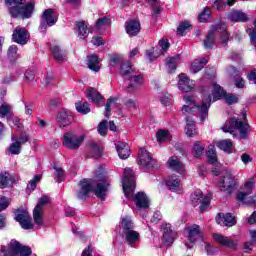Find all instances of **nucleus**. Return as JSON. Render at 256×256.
I'll use <instances>...</instances> for the list:
<instances>
[{
	"mask_svg": "<svg viewBox=\"0 0 256 256\" xmlns=\"http://www.w3.org/2000/svg\"><path fill=\"white\" fill-rule=\"evenodd\" d=\"M227 19L232 23H247L249 16L242 10H232L227 14Z\"/></svg>",
	"mask_w": 256,
	"mask_h": 256,
	"instance_id": "nucleus-21",
	"label": "nucleus"
},
{
	"mask_svg": "<svg viewBox=\"0 0 256 256\" xmlns=\"http://www.w3.org/2000/svg\"><path fill=\"white\" fill-rule=\"evenodd\" d=\"M125 31L129 37H137L141 33V22L136 19L125 22Z\"/></svg>",
	"mask_w": 256,
	"mask_h": 256,
	"instance_id": "nucleus-19",
	"label": "nucleus"
},
{
	"mask_svg": "<svg viewBox=\"0 0 256 256\" xmlns=\"http://www.w3.org/2000/svg\"><path fill=\"white\" fill-rule=\"evenodd\" d=\"M34 223L37 225H43V210L39 208H34L33 210Z\"/></svg>",
	"mask_w": 256,
	"mask_h": 256,
	"instance_id": "nucleus-52",
	"label": "nucleus"
},
{
	"mask_svg": "<svg viewBox=\"0 0 256 256\" xmlns=\"http://www.w3.org/2000/svg\"><path fill=\"white\" fill-rule=\"evenodd\" d=\"M186 231H188V241L190 243H197V239H199V237H203V234L201 233V226L197 224L187 227Z\"/></svg>",
	"mask_w": 256,
	"mask_h": 256,
	"instance_id": "nucleus-24",
	"label": "nucleus"
},
{
	"mask_svg": "<svg viewBox=\"0 0 256 256\" xmlns=\"http://www.w3.org/2000/svg\"><path fill=\"white\" fill-rule=\"evenodd\" d=\"M137 163L145 167V169H159V163H157V160L153 159L151 153L145 148H140Z\"/></svg>",
	"mask_w": 256,
	"mask_h": 256,
	"instance_id": "nucleus-9",
	"label": "nucleus"
},
{
	"mask_svg": "<svg viewBox=\"0 0 256 256\" xmlns=\"http://www.w3.org/2000/svg\"><path fill=\"white\" fill-rule=\"evenodd\" d=\"M29 32L23 27H16L12 34V41L18 45H27L29 41Z\"/></svg>",
	"mask_w": 256,
	"mask_h": 256,
	"instance_id": "nucleus-12",
	"label": "nucleus"
},
{
	"mask_svg": "<svg viewBox=\"0 0 256 256\" xmlns=\"http://www.w3.org/2000/svg\"><path fill=\"white\" fill-rule=\"evenodd\" d=\"M124 79L126 81H130L126 88L127 93H133V91H137V89H139V87H141L145 81V78L142 74L128 76Z\"/></svg>",
	"mask_w": 256,
	"mask_h": 256,
	"instance_id": "nucleus-13",
	"label": "nucleus"
},
{
	"mask_svg": "<svg viewBox=\"0 0 256 256\" xmlns=\"http://www.w3.org/2000/svg\"><path fill=\"white\" fill-rule=\"evenodd\" d=\"M117 101H119V98L118 97H109L107 99V102H106V105H105V117L107 119H109V117H111V105H117Z\"/></svg>",
	"mask_w": 256,
	"mask_h": 256,
	"instance_id": "nucleus-44",
	"label": "nucleus"
},
{
	"mask_svg": "<svg viewBox=\"0 0 256 256\" xmlns=\"http://www.w3.org/2000/svg\"><path fill=\"white\" fill-rule=\"evenodd\" d=\"M75 109L78 113H81V115H88V113H91V104L87 101H78L75 103Z\"/></svg>",
	"mask_w": 256,
	"mask_h": 256,
	"instance_id": "nucleus-37",
	"label": "nucleus"
},
{
	"mask_svg": "<svg viewBox=\"0 0 256 256\" xmlns=\"http://www.w3.org/2000/svg\"><path fill=\"white\" fill-rule=\"evenodd\" d=\"M241 115L242 121L236 117H232L230 118V125L223 126L222 131H224V133H233V129H237L241 139H247V135H249V132L251 131V125L247 123V110L243 109Z\"/></svg>",
	"mask_w": 256,
	"mask_h": 256,
	"instance_id": "nucleus-3",
	"label": "nucleus"
},
{
	"mask_svg": "<svg viewBox=\"0 0 256 256\" xmlns=\"http://www.w3.org/2000/svg\"><path fill=\"white\" fill-rule=\"evenodd\" d=\"M214 90L212 92L214 101H219L221 99H224L225 95L227 94V91L221 85L217 84L216 82L212 83Z\"/></svg>",
	"mask_w": 256,
	"mask_h": 256,
	"instance_id": "nucleus-34",
	"label": "nucleus"
},
{
	"mask_svg": "<svg viewBox=\"0 0 256 256\" xmlns=\"http://www.w3.org/2000/svg\"><path fill=\"white\" fill-rule=\"evenodd\" d=\"M218 225H223L224 227H235L237 225V217L233 216V213H218L215 218Z\"/></svg>",
	"mask_w": 256,
	"mask_h": 256,
	"instance_id": "nucleus-11",
	"label": "nucleus"
},
{
	"mask_svg": "<svg viewBox=\"0 0 256 256\" xmlns=\"http://www.w3.org/2000/svg\"><path fill=\"white\" fill-rule=\"evenodd\" d=\"M211 19V8L206 6L203 11L198 15V21L200 23H208Z\"/></svg>",
	"mask_w": 256,
	"mask_h": 256,
	"instance_id": "nucleus-45",
	"label": "nucleus"
},
{
	"mask_svg": "<svg viewBox=\"0 0 256 256\" xmlns=\"http://www.w3.org/2000/svg\"><path fill=\"white\" fill-rule=\"evenodd\" d=\"M116 151L120 159H129L131 155L129 144H127L126 142H119L118 144H116Z\"/></svg>",
	"mask_w": 256,
	"mask_h": 256,
	"instance_id": "nucleus-30",
	"label": "nucleus"
},
{
	"mask_svg": "<svg viewBox=\"0 0 256 256\" xmlns=\"http://www.w3.org/2000/svg\"><path fill=\"white\" fill-rule=\"evenodd\" d=\"M178 89L183 93H189V91L195 89V83H193V80L189 79L187 74L181 73L179 75Z\"/></svg>",
	"mask_w": 256,
	"mask_h": 256,
	"instance_id": "nucleus-14",
	"label": "nucleus"
},
{
	"mask_svg": "<svg viewBox=\"0 0 256 256\" xmlns=\"http://www.w3.org/2000/svg\"><path fill=\"white\" fill-rule=\"evenodd\" d=\"M16 221L21 225L22 229H33V224L31 223V216L28 212L22 210L20 214L15 217Z\"/></svg>",
	"mask_w": 256,
	"mask_h": 256,
	"instance_id": "nucleus-22",
	"label": "nucleus"
},
{
	"mask_svg": "<svg viewBox=\"0 0 256 256\" xmlns=\"http://www.w3.org/2000/svg\"><path fill=\"white\" fill-rule=\"evenodd\" d=\"M224 100L227 103V105H236V103H239V96L238 94L226 92V95L224 96Z\"/></svg>",
	"mask_w": 256,
	"mask_h": 256,
	"instance_id": "nucleus-50",
	"label": "nucleus"
},
{
	"mask_svg": "<svg viewBox=\"0 0 256 256\" xmlns=\"http://www.w3.org/2000/svg\"><path fill=\"white\" fill-rule=\"evenodd\" d=\"M11 181V177L7 176V173L0 174V189H6V187H9V183Z\"/></svg>",
	"mask_w": 256,
	"mask_h": 256,
	"instance_id": "nucleus-54",
	"label": "nucleus"
},
{
	"mask_svg": "<svg viewBox=\"0 0 256 256\" xmlns=\"http://www.w3.org/2000/svg\"><path fill=\"white\" fill-rule=\"evenodd\" d=\"M166 165L169 169H172V171H176V173H183V171H185V165L177 156L170 157Z\"/></svg>",
	"mask_w": 256,
	"mask_h": 256,
	"instance_id": "nucleus-25",
	"label": "nucleus"
},
{
	"mask_svg": "<svg viewBox=\"0 0 256 256\" xmlns=\"http://www.w3.org/2000/svg\"><path fill=\"white\" fill-rule=\"evenodd\" d=\"M49 203V198L47 196H43L39 198L38 203L36 204L35 208L40 209L43 211V206Z\"/></svg>",
	"mask_w": 256,
	"mask_h": 256,
	"instance_id": "nucleus-64",
	"label": "nucleus"
},
{
	"mask_svg": "<svg viewBox=\"0 0 256 256\" xmlns=\"http://www.w3.org/2000/svg\"><path fill=\"white\" fill-rule=\"evenodd\" d=\"M124 235H125L126 242L130 247H134L135 243H137L141 238V235L139 234V232L135 230H130L124 233Z\"/></svg>",
	"mask_w": 256,
	"mask_h": 256,
	"instance_id": "nucleus-32",
	"label": "nucleus"
},
{
	"mask_svg": "<svg viewBox=\"0 0 256 256\" xmlns=\"http://www.w3.org/2000/svg\"><path fill=\"white\" fill-rule=\"evenodd\" d=\"M186 31H191V24L187 21L180 22V24L177 27L178 35H181V37H183Z\"/></svg>",
	"mask_w": 256,
	"mask_h": 256,
	"instance_id": "nucleus-51",
	"label": "nucleus"
},
{
	"mask_svg": "<svg viewBox=\"0 0 256 256\" xmlns=\"http://www.w3.org/2000/svg\"><path fill=\"white\" fill-rule=\"evenodd\" d=\"M9 205H11V199L2 196L0 198V211H5V209H7Z\"/></svg>",
	"mask_w": 256,
	"mask_h": 256,
	"instance_id": "nucleus-60",
	"label": "nucleus"
},
{
	"mask_svg": "<svg viewBox=\"0 0 256 256\" xmlns=\"http://www.w3.org/2000/svg\"><path fill=\"white\" fill-rule=\"evenodd\" d=\"M156 138L158 143H161V141H167V139L169 138V130L159 129L156 132Z\"/></svg>",
	"mask_w": 256,
	"mask_h": 256,
	"instance_id": "nucleus-53",
	"label": "nucleus"
},
{
	"mask_svg": "<svg viewBox=\"0 0 256 256\" xmlns=\"http://www.w3.org/2000/svg\"><path fill=\"white\" fill-rule=\"evenodd\" d=\"M205 197L203 196V191L196 190L193 194H191V203L193 207H199L200 203L203 201Z\"/></svg>",
	"mask_w": 256,
	"mask_h": 256,
	"instance_id": "nucleus-42",
	"label": "nucleus"
},
{
	"mask_svg": "<svg viewBox=\"0 0 256 256\" xmlns=\"http://www.w3.org/2000/svg\"><path fill=\"white\" fill-rule=\"evenodd\" d=\"M109 63H110L111 67H115V66L119 65V63H121V55L111 54L110 59H109Z\"/></svg>",
	"mask_w": 256,
	"mask_h": 256,
	"instance_id": "nucleus-56",
	"label": "nucleus"
},
{
	"mask_svg": "<svg viewBox=\"0 0 256 256\" xmlns=\"http://www.w3.org/2000/svg\"><path fill=\"white\" fill-rule=\"evenodd\" d=\"M133 201L138 209H149V198L145 192H137Z\"/></svg>",
	"mask_w": 256,
	"mask_h": 256,
	"instance_id": "nucleus-26",
	"label": "nucleus"
},
{
	"mask_svg": "<svg viewBox=\"0 0 256 256\" xmlns=\"http://www.w3.org/2000/svg\"><path fill=\"white\" fill-rule=\"evenodd\" d=\"M34 11L35 2L33 1L27 2L24 6L15 5L9 9V13L14 19H17V17H22V19H31Z\"/></svg>",
	"mask_w": 256,
	"mask_h": 256,
	"instance_id": "nucleus-5",
	"label": "nucleus"
},
{
	"mask_svg": "<svg viewBox=\"0 0 256 256\" xmlns=\"http://www.w3.org/2000/svg\"><path fill=\"white\" fill-rule=\"evenodd\" d=\"M135 70L133 69V64L131 62H123L120 65V75L122 77H131V73H133Z\"/></svg>",
	"mask_w": 256,
	"mask_h": 256,
	"instance_id": "nucleus-40",
	"label": "nucleus"
},
{
	"mask_svg": "<svg viewBox=\"0 0 256 256\" xmlns=\"http://www.w3.org/2000/svg\"><path fill=\"white\" fill-rule=\"evenodd\" d=\"M41 19L47 23L48 27H53L59 21V17L55 15L53 8H48L42 13Z\"/></svg>",
	"mask_w": 256,
	"mask_h": 256,
	"instance_id": "nucleus-23",
	"label": "nucleus"
},
{
	"mask_svg": "<svg viewBox=\"0 0 256 256\" xmlns=\"http://www.w3.org/2000/svg\"><path fill=\"white\" fill-rule=\"evenodd\" d=\"M179 63V54L176 56L166 58V66L168 67V73L171 75L177 71V64Z\"/></svg>",
	"mask_w": 256,
	"mask_h": 256,
	"instance_id": "nucleus-36",
	"label": "nucleus"
},
{
	"mask_svg": "<svg viewBox=\"0 0 256 256\" xmlns=\"http://www.w3.org/2000/svg\"><path fill=\"white\" fill-rule=\"evenodd\" d=\"M215 33H219L221 44L226 47L229 43V37L231 34L227 31V26L223 23L212 25L208 31L203 45L205 49L211 50L215 47Z\"/></svg>",
	"mask_w": 256,
	"mask_h": 256,
	"instance_id": "nucleus-1",
	"label": "nucleus"
},
{
	"mask_svg": "<svg viewBox=\"0 0 256 256\" xmlns=\"http://www.w3.org/2000/svg\"><path fill=\"white\" fill-rule=\"evenodd\" d=\"M181 185V180L177 175L169 176L168 180L166 181V187H168L169 191H179V187Z\"/></svg>",
	"mask_w": 256,
	"mask_h": 256,
	"instance_id": "nucleus-33",
	"label": "nucleus"
},
{
	"mask_svg": "<svg viewBox=\"0 0 256 256\" xmlns=\"http://www.w3.org/2000/svg\"><path fill=\"white\" fill-rule=\"evenodd\" d=\"M17 51H19L17 45H11L8 48L7 57L12 65H15L17 63V59H19V54H17Z\"/></svg>",
	"mask_w": 256,
	"mask_h": 256,
	"instance_id": "nucleus-39",
	"label": "nucleus"
},
{
	"mask_svg": "<svg viewBox=\"0 0 256 256\" xmlns=\"http://www.w3.org/2000/svg\"><path fill=\"white\" fill-rule=\"evenodd\" d=\"M51 53L56 61H63L67 57L65 50L61 49L58 45L51 47Z\"/></svg>",
	"mask_w": 256,
	"mask_h": 256,
	"instance_id": "nucleus-38",
	"label": "nucleus"
},
{
	"mask_svg": "<svg viewBox=\"0 0 256 256\" xmlns=\"http://www.w3.org/2000/svg\"><path fill=\"white\" fill-rule=\"evenodd\" d=\"M216 147L228 155L233 153V141H231V139L216 141Z\"/></svg>",
	"mask_w": 256,
	"mask_h": 256,
	"instance_id": "nucleus-31",
	"label": "nucleus"
},
{
	"mask_svg": "<svg viewBox=\"0 0 256 256\" xmlns=\"http://www.w3.org/2000/svg\"><path fill=\"white\" fill-rule=\"evenodd\" d=\"M9 249L11 250V253H13L15 256H31L33 254V250H31V247L23 246L21 242L17 240H12Z\"/></svg>",
	"mask_w": 256,
	"mask_h": 256,
	"instance_id": "nucleus-10",
	"label": "nucleus"
},
{
	"mask_svg": "<svg viewBox=\"0 0 256 256\" xmlns=\"http://www.w3.org/2000/svg\"><path fill=\"white\" fill-rule=\"evenodd\" d=\"M9 151L12 153V155H19L21 153V146L19 145V142H14L10 144Z\"/></svg>",
	"mask_w": 256,
	"mask_h": 256,
	"instance_id": "nucleus-61",
	"label": "nucleus"
},
{
	"mask_svg": "<svg viewBox=\"0 0 256 256\" xmlns=\"http://www.w3.org/2000/svg\"><path fill=\"white\" fill-rule=\"evenodd\" d=\"M237 189V180L231 172H226L219 179V190L226 195H233V191Z\"/></svg>",
	"mask_w": 256,
	"mask_h": 256,
	"instance_id": "nucleus-8",
	"label": "nucleus"
},
{
	"mask_svg": "<svg viewBox=\"0 0 256 256\" xmlns=\"http://www.w3.org/2000/svg\"><path fill=\"white\" fill-rule=\"evenodd\" d=\"M93 183L96 184V187L93 189L94 195L101 199V201H105V197H107V191H109V182H107V176H105V168L100 165L94 171Z\"/></svg>",
	"mask_w": 256,
	"mask_h": 256,
	"instance_id": "nucleus-2",
	"label": "nucleus"
},
{
	"mask_svg": "<svg viewBox=\"0 0 256 256\" xmlns=\"http://www.w3.org/2000/svg\"><path fill=\"white\" fill-rule=\"evenodd\" d=\"M213 239L214 241H216V243H219V245H221L222 247H227L228 249L237 251V247H238L237 241L227 236H223V234H214Z\"/></svg>",
	"mask_w": 256,
	"mask_h": 256,
	"instance_id": "nucleus-15",
	"label": "nucleus"
},
{
	"mask_svg": "<svg viewBox=\"0 0 256 256\" xmlns=\"http://www.w3.org/2000/svg\"><path fill=\"white\" fill-rule=\"evenodd\" d=\"M206 156L208 159V163H210V165H215V163L219 161V159L217 158V149H215V145L210 144L208 146V150L206 151Z\"/></svg>",
	"mask_w": 256,
	"mask_h": 256,
	"instance_id": "nucleus-35",
	"label": "nucleus"
},
{
	"mask_svg": "<svg viewBox=\"0 0 256 256\" xmlns=\"http://www.w3.org/2000/svg\"><path fill=\"white\" fill-rule=\"evenodd\" d=\"M86 99H88L89 103H94V105H97V107H99V105H101V103H103V101L105 100V97L96 88L88 87Z\"/></svg>",
	"mask_w": 256,
	"mask_h": 256,
	"instance_id": "nucleus-17",
	"label": "nucleus"
},
{
	"mask_svg": "<svg viewBox=\"0 0 256 256\" xmlns=\"http://www.w3.org/2000/svg\"><path fill=\"white\" fill-rule=\"evenodd\" d=\"M74 119L73 113L68 110H60L56 115V121L59 123L60 127H69Z\"/></svg>",
	"mask_w": 256,
	"mask_h": 256,
	"instance_id": "nucleus-16",
	"label": "nucleus"
},
{
	"mask_svg": "<svg viewBox=\"0 0 256 256\" xmlns=\"http://www.w3.org/2000/svg\"><path fill=\"white\" fill-rule=\"evenodd\" d=\"M122 187L125 197L131 199V197H133V192L135 191V173L133 172V169H124Z\"/></svg>",
	"mask_w": 256,
	"mask_h": 256,
	"instance_id": "nucleus-7",
	"label": "nucleus"
},
{
	"mask_svg": "<svg viewBox=\"0 0 256 256\" xmlns=\"http://www.w3.org/2000/svg\"><path fill=\"white\" fill-rule=\"evenodd\" d=\"M199 205H200L199 213L200 214L205 213V211H207V209H209V207H211V196H209V195L204 196V198L202 199V201Z\"/></svg>",
	"mask_w": 256,
	"mask_h": 256,
	"instance_id": "nucleus-47",
	"label": "nucleus"
},
{
	"mask_svg": "<svg viewBox=\"0 0 256 256\" xmlns=\"http://www.w3.org/2000/svg\"><path fill=\"white\" fill-rule=\"evenodd\" d=\"M204 151L205 146L201 143V141H195L192 149L193 157H195V159H201Z\"/></svg>",
	"mask_w": 256,
	"mask_h": 256,
	"instance_id": "nucleus-41",
	"label": "nucleus"
},
{
	"mask_svg": "<svg viewBox=\"0 0 256 256\" xmlns=\"http://www.w3.org/2000/svg\"><path fill=\"white\" fill-rule=\"evenodd\" d=\"M212 7L216 9V11H225L227 4L225 0H214Z\"/></svg>",
	"mask_w": 256,
	"mask_h": 256,
	"instance_id": "nucleus-55",
	"label": "nucleus"
},
{
	"mask_svg": "<svg viewBox=\"0 0 256 256\" xmlns=\"http://www.w3.org/2000/svg\"><path fill=\"white\" fill-rule=\"evenodd\" d=\"M85 141V135L77 136L75 132H66L63 136L62 145L65 149H69L70 151H77L83 142Z\"/></svg>",
	"mask_w": 256,
	"mask_h": 256,
	"instance_id": "nucleus-6",
	"label": "nucleus"
},
{
	"mask_svg": "<svg viewBox=\"0 0 256 256\" xmlns=\"http://www.w3.org/2000/svg\"><path fill=\"white\" fill-rule=\"evenodd\" d=\"M109 25H111V18L109 16L99 18L95 23L96 29H103L109 27Z\"/></svg>",
	"mask_w": 256,
	"mask_h": 256,
	"instance_id": "nucleus-48",
	"label": "nucleus"
},
{
	"mask_svg": "<svg viewBox=\"0 0 256 256\" xmlns=\"http://www.w3.org/2000/svg\"><path fill=\"white\" fill-rule=\"evenodd\" d=\"M247 33L249 35L251 45H253V47H256V28H249L247 30Z\"/></svg>",
	"mask_w": 256,
	"mask_h": 256,
	"instance_id": "nucleus-63",
	"label": "nucleus"
},
{
	"mask_svg": "<svg viewBox=\"0 0 256 256\" xmlns=\"http://www.w3.org/2000/svg\"><path fill=\"white\" fill-rule=\"evenodd\" d=\"M88 157L91 159H101L103 157V150L99 146V144L92 142L89 145V150L87 151Z\"/></svg>",
	"mask_w": 256,
	"mask_h": 256,
	"instance_id": "nucleus-29",
	"label": "nucleus"
},
{
	"mask_svg": "<svg viewBox=\"0 0 256 256\" xmlns=\"http://www.w3.org/2000/svg\"><path fill=\"white\" fill-rule=\"evenodd\" d=\"M11 113V106L7 103H3L0 105V115L1 117H7Z\"/></svg>",
	"mask_w": 256,
	"mask_h": 256,
	"instance_id": "nucleus-57",
	"label": "nucleus"
},
{
	"mask_svg": "<svg viewBox=\"0 0 256 256\" xmlns=\"http://www.w3.org/2000/svg\"><path fill=\"white\" fill-rule=\"evenodd\" d=\"M121 225L124 234L129 233V231H133V220H131L129 217L122 218Z\"/></svg>",
	"mask_w": 256,
	"mask_h": 256,
	"instance_id": "nucleus-46",
	"label": "nucleus"
},
{
	"mask_svg": "<svg viewBox=\"0 0 256 256\" xmlns=\"http://www.w3.org/2000/svg\"><path fill=\"white\" fill-rule=\"evenodd\" d=\"M211 94L204 95L201 104H194L192 107L191 105L187 104L182 107V112L184 113H193L195 109L200 113V121H205L209 116V109H211V101H212Z\"/></svg>",
	"mask_w": 256,
	"mask_h": 256,
	"instance_id": "nucleus-4",
	"label": "nucleus"
},
{
	"mask_svg": "<svg viewBox=\"0 0 256 256\" xmlns=\"http://www.w3.org/2000/svg\"><path fill=\"white\" fill-rule=\"evenodd\" d=\"M79 186L80 190L77 193V199L85 201V199L89 197V193L93 191V186L89 183V180L85 178L79 182Z\"/></svg>",
	"mask_w": 256,
	"mask_h": 256,
	"instance_id": "nucleus-20",
	"label": "nucleus"
},
{
	"mask_svg": "<svg viewBox=\"0 0 256 256\" xmlns=\"http://www.w3.org/2000/svg\"><path fill=\"white\" fill-rule=\"evenodd\" d=\"M205 65H207V58H202L201 60L194 61L190 69L192 73H199L201 69L205 68Z\"/></svg>",
	"mask_w": 256,
	"mask_h": 256,
	"instance_id": "nucleus-43",
	"label": "nucleus"
},
{
	"mask_svg": "<svg viewBox=\"0 0 256 256\" xmlns=\"http://www.w3.org/2000/svg\"><path fill=\"white\" fill-rule=\"evenodd\" d=\"M76 33L79 39H87L89 37V24L83 20L77 21Z\"/></svg>",
	"mask_w": 256,
	"mask_h": 256,
	"instance_id": "nucleus-27",
	"label": "nucleus"
},
{
	"mask_svg": "<svg viewBox=\"0 0 256 256\" xmlns=\"http://www.w3.org/2000/svg\"><path fill=\"white\" fill-rule=\"evenodd\" d=\"M162 241L167 247H171L175 241V234L173 233V228L171 224H163L162 227Z\"/></svg>",
	"mask_w": 256,
	"mask_h": 256,
	"instance_id": "nucleus-18",
	"label": "nucleus"
},
{
	"mask_svg": "<svg viewBox=\"0 0 256 256\" xmlns=\"http://www.w3.org/2000/svg\"><path fill=\"white\" fill-rule=\"evenodd\" d=\"M99 63V55L91 54L87 56V67L90 69V71L99 73V71H101V66H99Z\"/></svg>",
	"mask_w": 256,
	"mask_h": 256,
	"instance_id": "nucleus-28",
	"label": "nucleus"
},
{
	"mask_svg": "<svg viewBox=\"0 0 256 256\" xmlns=\"http://www.w3.org/2000/svg\"><path fill=\"white\" fill-rule=\"evenodd\" d=\"M107 123H108L107 120H103L98 125V133L102 137H105V135H107Z\"/></svg>",
	"mask_w": 256,
	"mask_h": 256,
	"instance_id": "nucleus-58",
	"label": "nucleus"
},
{
	"mask_svg": "<svg viewBox=\"0 0 256 256\" xmlns=\"http://www.w3.org/2000/svg\"><path fill=\"white\" fill-rule=\"evenodd\" d=\"M41 181V175H35L32 180L29 181L26 192L31 193L34 189H37V183Z\"/></svg>",
	"mask_w": 256,
	"mask_h": 256,
	"instance_id": "nucleus-49",
	"label": "nucleus"
},
{
	"mask_svg": "<svg viewBox=\"0 0 256 256\" xmlns=\"http://www.w3.org/2000/svg\"><path fill=\"white\" fill-rule=\"evenodd\" d=\"M251 192H238L236 195V200L240 201V203H244V205H247V197Z\"/></svg>",
	"mask_w": 256,
	"mask_h": 256,
	"instance_id": "nucleus-62",
	"label": "nucleus"
},
{
	"mask_svg": "<svg viewBox=\"0 0 256 256\" xmlns=\"http://www.w3.org/2000/svg\"><path fill=\"white\" fill-rule=\"evenodd\" d=\"M152 7V19H157L160 13H163V8L156 4H150Z\"/></svg>",
	"mask_w": 256,
	"mask_h": 256,
	"instance_id": "nucleus-59",
	"label": "nucleus"
}]
</instances>
